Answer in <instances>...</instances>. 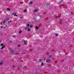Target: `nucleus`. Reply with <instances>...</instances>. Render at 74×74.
I'll list each match as a JSON object with an SVG mask.
<instances>
[{"mask_svg": "<svg viewBox=\"0 0 74 74\" xmlns=\"http://www.w3.org/2000/svg\"><path fill=\"white\" fill-rule=\"evenodd\" d=\"M50 7V6L48 4L46 3L45 5V6H44V8L45 10H48V8H49Z\"/></svg>", "mask_w": 74, "mask_h": 74, "instance_id": "nucleus-1", "label": "nucleus"}, {"mask_svg": "<svg viewBox=\"0 0 74 74\" xmlns=\"http://www.w3.org/2000/svg\"><path fill=\"white\" fill-rule=\"evenodd\" d=\"M9 49L11 51V53H12V54H15V51L14 50H13L12 49V48H10Z\"/></svg>", "mask_w": 74, "mask_h": 74, "instance_id": "nucleus-2", "label": "nucleus"}, {"mask_svg": "<svg viewBox=\"0 0 74 74\" xmlns=\"http://www.w3.org/2000/svg\"><path fill=\"white\" fill-rule=\"evenodd\" d=\"M50 59L48 58L46 60V62L47 63H49V62H50Z\"/></svg>", "mask_w": 74, "mask_h": 74, "instance_id": "nucleus-3", "label": "nucleus"}, {"mask_svg": "<svg viewBox=\"0 0 74 74\" xmlns=\"http://www.w3.org/2000/svg\"><path fill=\"white\" fill-rule=\"evenodd\" d=\"M14 16H16V13H14V12L13 14H12V15H14Z\"/></svg>", "mask_w": 74, "mask_h": 74, "instance_id": "nucleus-4", "label": "nucleus"}, {"mask_svg": "<svg viewBox=\"0 0 74 74\" xmlns=\"http://www.w3.org/2000/svg\"><path fill=\"white\" fill-rule=\"evenodd\" d=\"M5 48V46H3L1 48V49H3V48Z\"/></svg>", "mask_w": 74, "mask_h": 74, "instance_id": "nucleus-5", "label": "nucleus"}, {"mask_svg": "<svg viewBox=\"0 0 74 74\" xmlns=\"http://www.w3.org/2000/svg\"><path fill=\"white\" fill-rule=\"evenodd\" d=\"M33 25H31L30 26V28H32V27H33Z\"/></svg>", "mask_w": 74, "mask_h": 74, "instance_id": "nucleus-6", "label": "nucleus"}, {"mask_svg": "<svg viewBox=\"0 0 74 74\" xmlns=\"http://www.w3.org/2000/svg\"><path fill=\"white\" fill-rule=\"evenodd\" d=\"M4 45V44L3 43H1V46H3Z\"/></svg>", "mask_w": 74, "mask_h": 74, "instance_id": "nucleus-7", "label": "nucleus"}, {"mask_svg": "<svg viewBox=\"0 0 74 74\" xmlns=\"http://www.w3.org/2000/svg\"><path fill=\"white\" fill-rule=\"evenodd\" d=\"M24 12H27V10H26V9H25L24 10Z\"/></svg>", "mask_w": 74, "mask_h": 74, "instance_id": "nucleus-8", "label": "nucleus"}, {"mask_svg": "<svg viewBox=\"0 0 74 74\" xmlns=\"http://www.w3.org/2000/svg\"><path fill=\"white\" fill-rule=\"evenodd\" d=\"M29 4H33V1L30 2Z\"/></svg>", "mask_w": 74, "mask_h": 74, "instance_id": "nucleus-9", "label": "nucleus"}, {"mask_svg": "<svg viewBox=\"0 0 74 74\" xmlns=\"http://www.w3.org/2000/svg\"><path fill=\"white\" fill-rule=\"evenodd\" d=\"M37 9H36L35 10H34V12H37Z\"/></svg>", "mask_w": 74, "mask_h": 74, "instance_id": "nucleus-10", "label": "nucleus"}, {"mask_svg": "<svg viewBox=\"0 0 74 74\" xmlns=\"http://www.w3.org/2000/svg\"><path fill=\"white\" fill-rule=\"evenodd\" d=\"M36 30H38V27L37 26H36Z\"/></svg>", "mask_w": 74, "mask_h": 74, "instance_id": "nucleus-11", "label": "nucleus"}, {"mask_svg": "<svg viewBox=\"0 0 74 74\" xmlns=\"http://www.w3.org/2000/svg\"><path fill=\"white\" fill-rule=\"evenodd\" d=\"M27 28H29V27L25 28H24V29H25V30H26V29H27Z\"/></svg>", "mask_w": 74, "mask_h": 74, "instance_id": "nucleus-12", "label": "nucleus"}, {"mask_svg": "<svg viewBox=\"0 0 74 74\" xmlns=\"http://www.w3.org/2000/svg\"><path fill=\"white\" fill-rule=\"evenodd\" d=\"M27 31L28 32H30V28H28L27 29Z\"/></svg>", "mask_w": 74, "mask_h": 74, "instance_id": "nucleus-13", "label": "nucleus"}, {"mask_svg": "<svg viewBox=\"0 0 74 74\" xmlns=\"http://www.w3.org/2000/svg\"><path fill=\"white\" fill-rule=\"evenodd\" d=\"M7 10H8V11H10V9L9 8H7Z\"/></svg>", "mask_w": 74, "mask_h": 74, "instance_id": "nucleus-14", "label": "nucleus"}, {"mask_svg": "<svg viewBox=\"0 0 74 74\" xmlns=\"http://www.w3.org/2000/svg\"><path fill=\"white\" fill-rule=\"evenodd\" d=\"M23 41H24V42H27V41L25 40L24 39H23Z\"/></svg>", "mask_w": 74, "mask_h": 74, "instance_id": "nucleus-15", "label": "nucleus"}, {"mask_svg": "<svg viewBox=\"0 0 74 74\" xmlns=\"http://www.w3.org/2000/svg\"><path fill=\"white\" fill-rule=\"evenodd\" d=\"M55 35L56 36H58V35L57 34V33H56L55 34Z\"/></svg>", "mask_w": 74, "mask_h": 74, "instance_id": "nucleus-16", "label": "nucleus"}, {"mask_svg": "<svg viewBox=\"0 0 74 74\" xmlns=\"http://www.w3.org/2000/svg\"><path fill=\"white\" fill-rule=\"evenodd\" d=\"M9 42L10 43H12V41L10 40Z\"/></svg>", "mask_w": 74, "mask_h": 74, "instance_id": "nucleus-17", "label": "nucleus"}, {"mask_svg": "<svg viewBox=\"0 0 74 74\" xmlns=\"http://www.w3.org/2000/svg\"><path fill=\"white\" fill-rule=\"evenodd\" d=\"M5 20H4V22H3V23H5Z\"/></svg>", "mask_w": 74, "mask_h": 74, "instance_id": "nucleus-18", "label": "nucleus"}, {"mask_svg": "<svg viewBox=\"0 0 74 74\" xmlns=\"http://www.w3.org/2000/svg\"><path fill=\"white\" fill-rule=\"evenodd\" d=\"M22 31H20L19 32V33L20 34L21 33V32H22Z\"/></svg>", "mask_w": 74, "mask_h": 74, "instance_id": "nucleus-19", "label": "nucleus"}, {"mask_svg": "<svg viewBox=\"0 0 74 74\" xmlns=\"http://www.w3.org/2000/svg\"><path fill=\"white\" fill-rule=\"evenodd\" d=\"M11 22V21H10L8 22V23H10V22Z\"/></svg>", "mask_w": 74, "mask_h": 74, "instance_id": "nucleus-20", "label": "nucleus"}, {"mask_svg": "<svg viewBox=\"0 0 74 74\" xmlns=\"http://www.w3.org/2000/svg\"><path fill=\"white\" fill-rule=\"evenodd\" d=\"M42 60L41 59H40L39 60V61L40 62H41Z\"/></svg>", "mask_w": 74, "mask_h": 74, "instance_id": "nucleus-21", "label": "nucleus"}, {"mask_svg": "<svg viewBox=\"0 0 74 74\" xmlns=\"http://www.w3.org/2000/svg\"><path fill=\"white\" fill-rule=\"evenodd\" d=\"M3 64V63L1 62V63H0V65H1V64Z\"/></svg>", "mask_w": 74, "mask_h": 74, "instance_id": "nucleus-22", "label": "nucleus"}, {"mask_svg": "<svg viewBox=\"0 0 74 74\" xmlns=\"http://www.w3.org/2000/svg\"><path fill=\"white\" fill-rule=\"evenodd\" d=\"M52 57V56H49V58H51Z\"/></svg>", "mask_w": 74, "mask_h": 74, "instance_id": "nucleus-23", "label": "nucleus"}, {"mask_svg": "<svg viewBox=\"0 0 74 74\" xmlns=\"http://www.w3.org/2000/svg\"><path fill=\"white\" fill-rule=\"evenodd\" d=\"M44 65V64H43V63H42V64H41V66H43Z\"/></svg>", "mask_w": 74, "mask_h": 74, "instance_id": "nucleus-24", "label": "nucleus"}, {"mask_svg": "<svg viewBox=\"0 0 74 74\" xmlns=\"http://www.w3.org/2000/svg\"><path fill=\"white\" fill-rule=\"evenodd\" d=\"M30 26V25H29V24H28L27 25V26Z\"/></svg>", "mask_w": 74, "mask_h": 74, "instance_id": "nucleus-25", "label": "nucleus"}, {"mask_svg": "<svg viewBox=\"0 0 74 74\" xmlns=\"http://www.w3.org/2000/svg\"><path fill=\"white\" fill-rule=\"evenodd\" d=\"M9 19H10L9 18H7V21H8V20H9Z\"/></svg>", "mask_w": 74, "mask_h": 74, "instance_id": "nucleus-26", "label": "nucleus"}, {"mask_svg": "<svg viewBox=\"0 0 74 74\" xmlns=\"http://www.w3.org/2000/svg\"><path fill=\"white\" fill-rule=\"evenodd\" d=\"M3 26H1V28H3Z\"/></svg>", "mask_w": 74, "mask_h": 74, "instance_id": "nucleus-27", "label": "nucleus"}, {"mask_svg": "<svg viewBox=\"0 0 74 74\" xmlns=\"http://www.w3.org/2000/svg\"><path fill=\"white\" fill-rule=\"evenodd\" d=\"M62 3V2L61 1H60L59 2V3H60H60Z\"/></svg>", "mask_w": 74, "mask_h": 74, "instance_id": "nucleus-28", "label": "nucleus"}, {"mask_svg": "<svg viewBox=\"0 0 74 74\" xmlns=\"http://www.w3.org/2000/svg\"><path fill=\"white\" fill-rule=\"evenodd\" d=\"M3 28H4V29H5V27H3Z\"/></svg>", "mask_w": 74, "mask_h": 74, "instance_id": "nucleus-29", "label": "nucleus"}, {"mask_svg": "<svg viewBox=\"0 0 74 74\" xmlns=\"http://www.w3.org/2000/svg\"><path fill=\"white\" fill-rule=\"evenodd\" d=\"M15 37V35L13 36V37Z\"/></svg>", "mask_w": 74, "mask_h": 74, "instance_id": "nucleus-30", "label": "nucleus"}, {"mask_svg": "<svg viewBox=\"0 0 74 74\" xmlns=\"http://www.w3.org/2000/svg\"><path fill=\"white\" fill-rule=\"evenodd\" d=\"M16 16H17V17L18 16V15H16Z\"/></svg>", "mask_w": 74, "mask_h": 74, "instance_id": "nucleus-31", "label": "nucleus"}, {"mask_svg": "<svg viewBox=\"0 0 74 74\" xmlns=\"http://www.w3.org/2000/svg\"><path fill=\"white\" fill-rule=\"evenodd\" d=\"M21 19H22V17H20Z\"/></svg>", "mask_w": 74, "mask_h": 74, "instance_id": "nucleus-32", "label": "nucleus"}, {"mask_svg": "<svg viewBox=\"0 0 74 74\" xmlns=\"http://www.w3.org/2000/svg\"><path fill=\"white\" fill-rule=\"evenodd\" d=\"M21 68H22V66H21Z\"/></svg>", "mask_w": 74, "mask_h": 74, "instance_id": "nucleus-33", "label": "nucleus"}, {"mask_svg": "<svg viewBox=\"0 0 74 74\" xmlns=\"http://www.w3.org/2000/svg\"><path fill=\"white\" fill-rule=\"evenodd\" d=\"M18 47H19V45H18Z\"/></svg>", "mask_w": 74, "mask_h": 74, "instance_id": "nucleus-34", "label": "nucleus"}, {"mask_svg": "<svg viewBox=\"0 0 74 74\" xmlns=\"http://www.w3.org/2000/svg\"><path fill=\"white\" fill-rule=\"evenodd\" d=\"M41 74H42V73H41Z\"/></svg>", "mask_w": 74, "mask_h": 74, "instance_id": "nucleus-35", "label": "nucleus"}]
</instances>
